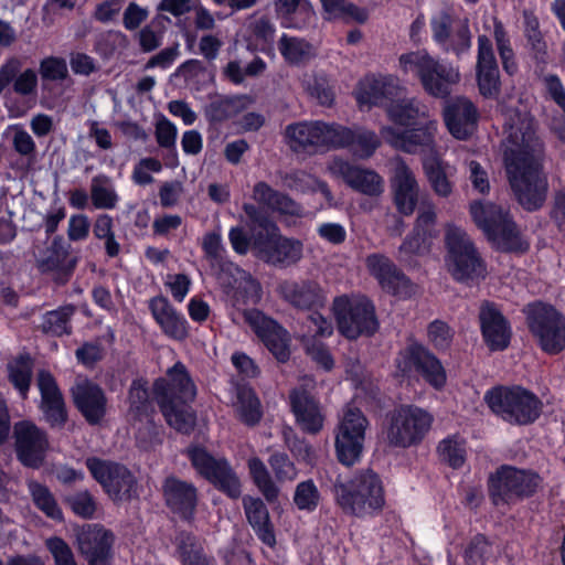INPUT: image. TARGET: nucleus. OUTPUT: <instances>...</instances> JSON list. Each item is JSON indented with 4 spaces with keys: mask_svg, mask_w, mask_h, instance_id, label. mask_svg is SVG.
I'll return each mask as SVG.
<instances>
[{
    "mask_svg": "<svg viewBox=\"0 0 565 565\" xmlns=\"http://www.w3.org/2000/svg\"><path fill=\"white\" fill-rule=\"evenodd\" d=\"M391 188L397 211L406 216L412 215L418 203L419 184L414 172L402 159L394 161Z\"/></svg>",
    "mask_w": 565,
    "mask_h": 565,
    "instance_id": "5701e85b",
    "label": "nucleus"
},
{
    "mask_svg": "<svg viewBox=\"0 0 565 565\" xmlns=\"http://www.w3.org/2000/svg\"><path fill=\"white\" fill-rule=\"evenodd\" d=\"M253 198L259 204L267 206L273 211H277L282 215L300 216L302 210L294 200L284 195L265 182H258L254 186Z\"/></svg>",
    "mask_w": 565,
    "mask_h": 565,
    "instance_id": "4c0bfd02",
    "label": "nucleus"
},
{
    "mask_svg": "<svg viewBox=\"0 0 565 565\" xmlns=\"http://www.w3.org/2000/svg\"><path fill=\"white\" fill-rule=\"evenodd\" d=\"M427 337L435 349L446 350L452 342L454 330L446 322L435 320L428 326Z\"/></svg>",
    "mask_w": 565,
    "mask_h": 565,
    "instance_id": "69168bd1",
    "label": "nucleus"
},
{
    "mask_svg": "<svg viewBox=\"0 0 565 565\" xmlns=\"http://www.w3.org/2000/svg\"><path fill=\"white\" fill-rule=\"evenodd\" d=\"M445 245L447 249L445 264L456 280L468 282L486 276V266L465 230L447 224Z\"/></svg>",
    "mask_w": 565,
    "mask_h": 565,
    "instance_id": "0eeeda50",
    "label": "nucleus"
},
{
    "mask_svg": "<svg viewBox=\"0 0 565 565\" xmlns=\"http://www.w3.org/2000/svg\"><path fill=\"white\" fill-rule=\"evenodd\" d=\"M278 290L286 301L299 309H311L324 301L321 287L312 280H286L279 285Z\"/></svg>",
    "mask_w": 565,
    "mask_h": 565,
    "instance_id": "7c9ffc66",
    "label": "nucleus"
},
{
    "mask_svg": "<svg viewBox=\"0 0 565 565\" xmlns=\"http://www.w3.org/2000/svg\"><path fill=\"white\" fill-rule=\"evenodd\" d=\"M526 315L530 330L545 352L555 354L565 349V319L553 307L529 305Z\"/></svg>",
    "mask_w": 565,
    "mask_h": 565,
    "instance_id": "f8f14e48",
    "label": "nucleus"
},
{
    "mask_svg": "<svg viewBox=\"0 0 565 565\" xmlns=\"http://www.w3.org/2000/svg\"><path fill=\"white\" fill-rule=\"evenodd\" d=\"M480 324L483 339L491 350H503L510 341V328L502 313L489 302L480 308Z\"/></svg>",
    "mask_w": 565,
    "mask_h": 565,
    "instance_id": "c85d7f7f",
    "label": "nucleus"
},
{
    "mask_svg": "<svg viewBox=\"0 0 565 565\" xmlns=\"http://www.w3.org/2000/svg\"><path fill=\"white\" fill-rule=\"evenodd\" d=\"M39 72L43 81H63L67 77L68 70L64 58L49 56L40 62Z\"/></svg>",
    "mask_w": 565,
    "mask_h": 565,
    "instance_id": "338daca9",
    "label": "nucleus"
},
{
    "mask_svg": "<svg viewBox=\"0 0 565 565\" xmlns=\"http://www.w3.org/2000/svg\"><path fill=\"white\" fill-rule=\"evenodd\" d=\"M334 497L345 513L358 518L373 516L380 513L385 504L382 480L370 469L355 473L345 482H337Z\"/></svg>",
    "mask_w": 565,
    "mask_h": 565,
    "instance_id": "f03ea898",
    "label": "nucleus"
},
{
    "mask_svg": "<svg viewBox=\"0 0 565 565\" xmlns=\"http://www.w3.org/2000/svg\"><path fill=\"white\" fill-rule=\"evenodd\" d=\"M290 403L296 420L303 431L317 434L322 429L324 416L319 404L308 392L302 390L292 391Z\"/></svg>",
    "mask_w": 565,
    "mask_h": 565,
    "instance_id": "c756f323",
    "label": "nucleus"
},
{
    "mask_svg": "<svg viewBox=\"0 0 565 565\" xmlns=\"http://www.w3.org/2000/svg\"><path fill=\"white\" fill-rule=\"evenodd\" d=\"M387 115L395 124L409 126L416 124L420 118H427L428 108L416 99L398 97L388 106Z\"/></svg>",
    "mask_w": 565,
    "mask_h": 565,
    "instance_id": "ea45409f",
    "label": "nucleus"
},
{
    "mask_svg": "<svg viewBox=\"0 0 565 565\" xmlns=\"http://www.w3.org/2000/svg\"><path fill=\"white\" fill-rule=\"evenodd\" d=\"M167 423L175 430L189 434L195 424V415L189 402L170 398L168 394L158 399Z\"/></svg>",
    "mask_w": 565,
    "mask_h": 565,
    "instance_id": "e433bc0d",
    "label": "nucleus"
},
{
    "mask_svg": "<svg viewBox=\"0 0 565 565\" xmlns=\"http://www.w3.org/2000/svg\"><path fill=\"white\" fill-rule=\"evenodd\" d=\"M438 454L441 460L450 467L460 468L466 460L465 440L459 436L445 438L439 443Z\"/></svg>",
    "mask_w": 565,
    "mask_h": 565,
    "instance_id": "603ef678",
    "label": "nucleus"
},
{
    "mask_svg": "<svg viewBox=\"0 0 565 565\" xmlns=\"http://www.w3.org/2000/svg\"><path fill=\"white\" fill-rule=\"evenodd\" d=\"M483 28L493 36L499 55L508 56L512 46L504 24L497 17H489L484 19Z\"/></svg>",
    "mask_w": 565,
    "mask_h": 565,
    "instance_id": "0e129e2a",
    "label": "nucleus"
},
{
    "mask_svg": "<svg viewBox=\"0 0 565 565\" xmlns=\"http://www.w3.org/2000/svg\"><path fill=\"white\" fill-rule=\"evenodd\" d=\"M113 541L111 532L96 524L83 526L77 534L78 550L86 559L110 555Z\"/></svg>",
    "mask_w": 565,
    "mask_h": 565,
    "instance_id": "f704fd0d",
    "label": "nucleus"
},
{
    "mask_svg": "<svg viewBox=\"0 0 565 565\" xmlns=\"http://www.w3.org/2000/svg\"><path fill=\"white\" fill-rule=\"evenodd\" d=\"M302 340L306 352L312 361L326 371H330L334 366V360L322 342L311 338V335H303Z\"/></svg>",
    "mask_w": 565,
    "mask_h": 565,
    "instance_id": "e2e57ef3",
    "label": "nucleus"
},
{
    "mask_svg": "<svg viewBox=\"0 0 565 565\" xmlns=\"http://www.w3.org/2000/svg\"><path fill=\"white\" fill-rule=\"evenodd\" d=\"M245 97L216 98L205 108V116L211 121H223L233 117L246 103Z\"/></svg>",
    "mask_w": 565,
    "mask_h": 565,
    "instance_id": "8fccbe9b",
    "label": "nucleus"
},
{
    "mask_svg": "<svg viewBox=\"0 0 565 565\" xmlns=\"http://www.w3.org/2000/svg\"><path fill=\"white\" fill-rule=\"evenodd\" d=\"M243 209L254 230L259 227L265 233V236L257 234L254 239L263 260L274 266L288 267L302 258L303 245L300 241L280 236L277 225L255 205L244 204Z\"/></svg>",
    "mask_w": 565,
    "mask_h": 565,
    "instance_id": "7ed1b4c3",
    "label": "nucleus"
},
{
    "mask_svg": "<svg viewBox=\"0 0 565 565\" xmlns=\"http://www.w3.org/2000/svg\"><path fill=\"white\" fill-rule=\"evenodd\" d=\"M427 234L416 231L409 234L398 248V257L402 262H411L414 256L428 250Z\"/></svg>",
    "mask_w": 565,
    "mask_h": 565,
    "instance_id": "680f3d73",
    "label": "nucleus"
},
{
    "mask_svg": "<svg viewBox=\"0 0 565 565\" xmlns=\"http://www.w3.org/2000/svg\"><path fill=\"white\" fill-rule=\"evenodd\" d=\"M303 88L316 98L319 104L330 106L333 102L334 94L322 74H305L301 79Z\"/></svg>",
    "mask_w": 565,
    "mask_h": 565,
    "instance_id": "864d4df0",
    "label": "nucleus"
},
{
    "mask_svg": "<svg viewBox=\"0 0 565 565\" xmlns=\"http://www.w3.org/2000/svg\"><path fill=\"white\" fill-rule=\"evenodd\" d=\"M243 315L245 322L276 359L280 362L287 361L290 354L288 332L259 310H245Z\"/></svg>",
    "mask_w": 565,
    "mask_h": 565,
    "instance_id": "aec40b11",
    "label": "nucleus"
},
{
    "mask_svg": "<svg viewBox=\"0 0 565 565\" xmlns=\"http://www.w3.org/2000/svg\"><path fill=\"white\" fill-rule=\"evenodd\" d=\"M233 406L238 418L246 425L254 426L262 418L260 403L249 387L241 386L237 388Z\"/></svg>",
    "mask_w": 565,
    "mask_h": 565,
    "instance_id": "79ce46f5",
    "label": "nucleus"
},
{
    "mask_svg": "<svg viewBox=\"0 0 565 565\" xmlns=\"http://www.w3.org/2000/svg\"><path fill=\"white\" fill-rule=\"evenodd\" d=\"M484 401L503 420L518 425L536 420L542 408L541 401L521 386L494 387L486 393Z\"/></svg>",
    "mask_w": 565,
    "mask_h": 565,
    "instance_id": "6e6552de",
    "label": "nucleus"
},
{
    "mask_svg": "<svg viewBox=\"0 0 565 565\" xmlns=\"http://www.w3.org/2000/svg\"><path fill=\"white\" fill-rule=\"evenodd\" d=\"M327 19H352L363 23L367 20L369 13L365 9L359 8L345 0H321Z\"/></svg>",
    "mask_w": 565,
    "mask_h": 565,
    "instance_id": "09e8293b",
    "label": "nucleus"
},
{
    "mask_svg": "<svg viewBox=\"0 0 565 565\" xmlns=\"http://www.w3.org/2000/svg\"><path fill=\"white\" fill-rule=\"evenodd\" d=\"M9 379L14 387L19 391L22 397L26 396V393L31 383L32 364L31 360L25 356H21L8 365Z\"/></svg>",
    "mask_w": 565,
    "mask_h": 565,
    "instance_id": "6e6d98bb",
    "label": "nucleus"
},
{
    "mask_svg": "<svg viewBox=\"0 0 565 565\" xmlns=\"http://www.w3.org/2000/svg\"><path fill=\"white\" fill-rule=\"evenodd\" d=\"M148 308L162 333L175 341H183L189 335V323L163 296H156L148 302Z\"/></svg>",
    "mask_w": 565,
    "mask_h": 565,
    "instance_id": "393cba45",
    "label": "nucleus"
},
{
    "mask_svg": "<svg viewBox=\"0 0 565 565\" xmlns=\"http://www.w3.org/2000/svg\"><path fill=\"white\" fill-rule=\"evenodd\" d=\"M248 469L254 483L266 500L275 501L279 494V489L273 481L265 463L259 458L252 457L248 459Z\"/></svg>",
    "mask_w": 565,
    "mask_h": 565,
    "instance_id": "de8ad7c7",
    "label": "nucleus"
},
{
    "mask_svg": "<svg viewBox=\"0 0 565 565\" xmlns=\"http://www.w3.org/2000/svg\"><path fill=\"white\" fill-rule=\"evenodd\" d=\"M168 505L182 518H190L196 505V490L185 481L170 477L163 486Z\"/></svg>",
    "mask_w": 565,
    "mask_h": 565,
    "instance_id": "72a5a7b5",
    "label": "nucleus"
},
{
    "mask_svg": "<svg viewBox=\"0 0 565 565\" xmlns=\"http://www.w3.org/2000/svg\"><path fill=\"white\" fill-rule=\"evenodd\" d=\"M470 214L476 225L492 245L501 250H525L527 244L509 215V211L492 202H472Z\"/></svg>",
    "mask_w": 565,
    "mask_h": 565,
    "instance_id": "423d86ee",
    "label": "nucleus"
},
{
    "mask_svg": "<svg viewBox=\"0 0 565 565\" xmlns=\"http://www.w3.org/2000/svg\"><path fill=\"white\" fill-rule=\"evenodd\" d=\"M129 414L136 418L148 417L150 402L149 393L145 382L134 381L129 390Z\"/></svg>",
    "mask_w": 565,
    "mask_h": 565,
    "instance_id": "13d9d810",
    "label": "nucleus"
},
{
    "mask_svg": "<svg viewBox=\"0 0 565 565\" xmlns=\"http://www.w3.org/2000/svg\"><path fill=\"white\" fill-rule=\"evenodd\" d=\"M13 438L17 458L23 466L38 469L44 463L50 448L45 430L23 419L14 424Z\"/></svg>",
    "mask_w": 565,
    "mask_h": 565,
    "instance_id": "2eb2a0df",
    "label": "nucleus"
},
{
    "mask_svg": "<svg viewBox=\"0 0 565 565\" xmlns=\"http://www.w3.org/2000/svg\"><path fill=\"white\" fill-rule=\"evenodd\" d=\"M477 82L484 97H495L500 89V76L492 43L486 34L478 36Z\"/></svg>",
    "mask_w": 565,
    "mask_h": 565,
    "instance_id": "a878e982",
    "label": "nucleus"
},
{
    "mask_svg": "<svg viewBox=\"0 0 565 565\" xmlns=\"http://www.w3.org/2000/svg\"><path fill=\"white\" fill-rule=\"evenodd\" d=\"M38 387L41 393L40 408L45 420L52 427L64 425L67 418L65 403L52 374L44 370L40 371Z\"/></svg>",
    "mask_w": 565,
    "mask_h": 565,
    "instance_id": "bb28decb",
    "label": "nucleus"
},
{
    "mask_svg": "<svg viewBox=\"0 0 565 565\" xmlns=\"http://www.w3.org/2000/svg\"><path fill=\"white\" fill-rule=\"evenodd\" d=\"M154 387L158 399L168 394L170 398L192 402L196 395V387L181 362L169 369L167 380L157 381Z\"/></svg>",
    "mask_w": 565,
    "mask_h": 565,
    "instance_id": "cd10ccee",
    "label": "nucleus"
},
{
    "mask_svg": "<svg viewBox=\"0 0 565 565\" xmlns=\"http://www.w3.org/2000/svg\"><path fill=\"white\" fill-rule=\"evenodd\" d=\"M369 420L351 405L343 409L334 430V446L339 461L345 466L358 462L362 456Z\"/></svg>",
    "mask_w": 565,
    "mask_h": 565,
    "instance_id": "9d476101",
    "label": "nucleus"
},
{
    "mask_svg": "<svg viewBox=\"0 0 565 565\" xmlns=\"http://www.w3.org/2000/svg\"><path fill=\"white\" fill-rule=\"evenodd\" d=\"M67 258V249L64 248L61 241H54L47 249L46 256L38 260L39 268L42 273L55 274V278L64 280L73 269V266H65Z\"/></svg>",
    "mask_w": 565,
    "mask_h": 565,
    "instance_id": "c03bdc74",
    "label": "nucleus"
},
{
    "mask_svg": "<svg viewBox=\"0 0 565 565\" xmlns=\"http://www.w3.org/2000/svg\"><path fill=\"white\" fill-rule=\"evenodd\" d=\"M541 484L537 473L514 467H502L491 479L490 493L494 504L512 503L535 493Z\"/></svg>",
    "mask_w": 565,
    "mask_h": 565,
    "instance_id": "ddd939ff",
    "label": "nucleus"
},
{
    "mask_svg": "<svg viewBox=\"0 0 565 565\" xmlns=\"http://www.w3.org/2000/svg\"><path fill=\"white\" fill-rule=\"evenodd\" d=\"M90 199L96 209L113 210L117 206L119 196L109 177L99 174L92 179Z\"/></svg>",
    "mask_w": 565,
    "mask_h": 565,
    "instance_id": "49530a36",
    "label": "nucleus"
},
{
    "mask_svg": "<svg viewBox=\"0 0 565 565\" xmlns=\"http://www.w3.org/2000/svg\"><path fill=\"white\" fill-rule=\"evenodd\" d=\"M369 273L377 280L381 287H390V275L396 273L397 266L387 256L374 253L365 258Z\"/></svg>",
    "mask_w": 565,
    "mask_h": 565,
    "instance_id": "5fc2aeb1",
    "label": "nucleus"
},
{
    "mask_svg": "<svg viewBox=\"0 0 565 565\" xmlns=\"http://www.w3.org/2000/svg\"><path fill=\"white\" fill-rule=\"evenodd\" d=\"M349 130L351 132V137L344 147L351 146L355 156L361 159L370 158L381 143L376 134L374 131L362 128Z\"/></svg>",
    "mask_w": 565,
    "mask_h": 565,
    "instance_id": "3c124183",
    "label": "nucleus"
},
{
    "mask_svg": "<svg viewBox=\"0 0 565 565\" xmlns=\"http://www.w3.org/2000/svg\"><path fill=\"white\" fill-rule=\"evenodd\" d=\"M177 554L182 565H216L214 557L204 553L195 536L180 533L175 539Z\"/></svg>",
    "mask_w": 565,
    "mask_h": 565,
    "instance_id": "58836bf2",
    "label": "nucleus"
},
{
    "mask_svg": "<svg viewBox=\"0 0 565 565\" xmlns=\"http://www.w3.org/2000/svg\"><path fill=\"white\" fill-rule=\"evenodd\" d=\"M189 457L196 471L231 498L241 495V481L228 462L214 458L202 448L189 449Z\"/></svg>",
    "mask_w": 565,
    "mask_h": 565,
    "instance_id": "f3484780",
    "label": "nucleus"
},
{
    "mask_svg": "<svg viewBox=\"0 0 565 565\" xmlns=\"http://www.w3.org/2000/svg\"><path fill=\"white\" fill-rule=\"evenodd\" d=\"M443 117L447 130L457 140H467L477 130L479 113L467 97L459 96L446 102Z\"/></svg>",
    "mask_w": 565,
    "mask_h": 565,
    "instance_id": "4be33fe9",
    "label": "nucleus"
},
{
    "mask_svg": "<svg viewBox=\"0 0 565 565\" xmlns=\"http://www.w3.org/2000/svg\"><path fill=\"white\" fill-rule=\"evenodd\" d=\"M504 162L510 185L519 203L527 211L541 207L546 199L547 181L541 171L542 145L527 113H504Z\"/></svg>",
    "mask_w": 565,
    "mask_h": 565,
    "instance_id": "f257e3e1",
    "label": "nucleus"
},
{
    "mask_svg": "<svg viewBox=\"0 0 565 565\" xmlns=\"http://www.w3.org/2000/svg\"><path fill=\"white\" fill-rule=\"evenodd\" d=\"M438 129L436 121H428L424 127L398 131L397 129L384 126L381 129L382 138L390 146L407 153H438L435 145V135Z\"/></svg>",
    "mask_w": 565,
    "mask_h": 565,
    "instance_id": "6ab92c4d",
    "label": "nucleus"
},
{
    "mask_svg": "<svg viewBox=\"0 0 565 565\" xmlns=\"http://www.w3.org/2000/svg\"><path fill=\"white\" fill-rule=\"evenodd\" d=\"M339 331L348 339L372 334L377 329L373 303L363 295H342L333 300Z\"/></svg>",
    "mask_w": 565,
    "mask_h": 565,
    "instance_id": "1a4fd4ad",
    "label": "nucleus"
},
{
    "mask_svg": "<svg viewBox=\"0 0 565 565\" xmlns=\"http://www.w3.org/2000/svg\"><path fill=\"white\" fill-rule=\"evenodd\" d=\"M74 313L72 306L63 307L44 315L42 329L45 333L62 335L68 333V320Z\"/></svg>",
    "mask_w": 565,
    "mask_h": 565,
    "instance_id": "4d7b16f0",
    "label": "nucleus"
},
{
    "mask_svg": "<svg viewBox=\"0 0 565 565\" xmlns=\"http://www.w3.org/2000/svg\"><path fill=\"white\" fill-rule=\"evenodd\" d=\"M404 74L415 75L423 88L431 96L444 98L460 81V73L452 64L433 57L426 50L404 53L398 58Z\"/></svg>",
    "mask_w": 565,
    "mask_h": 565,
    "instance_id": "20e7f679",
    "label": "nucleus"
},
{
    "mask_svg": "<svg viewBox=\"0 0 565 565\" xmlns=\"http://www.w3.org/2000/svg\"><path fill=\"white\" fill-rule=\"evenodd\" d=\"M399 79L393 75H370L360 81L355 95L361 105H376L388 109L403 95Z\"/></svg>",
    "mask_w": 565,
    "mask_h": 565,
    "instance_id": "412c9836",
    "label": "nucleus"
},
{
    "mask_svg": "<svg viewBox=\"0 0 565 565\" xmlns=\"http://www.w3.org/2000/svg\"><path fill=\"white\" fill-rule=\"evenodd\" d=\"M250 36L256 41V45H268L273 42L276 28L265 15H252L246 23Z\"/></svg>",
    "mask_w": 565,
    "mask_h": 565,
    "instance_id": "bf43d9fd",
    "label": "nucleus"
},
{
    "mask_svg": "<svg viewBox=\"0 0 565 565\" xmlns=\"http://www.w3.org/2000/svg\"><path fill=\"white\" fill-rule=\"evenodd\" d=\"M433 415L427 411L406 405L395 409L386 428L388 443L396 447H409L419 443L433 424Z\"/></svg>",
    "mask_w": 565,
    "mask_h": 565,
    "instance_id": "9b49d317",
    "label": "nucleus"
},
{
    "mask_svg": "<svg viewBox=\"0 0 565 565\" xmlns=\"http://www.w3.org/2000/svg\"><path fill=\"white\" fill-rule=\"evenodd\" d=\"M243 507L248 523L258 539L267 546L273 547L276 544V536L265 503L259 498L247 495L243 498Z\"/></svg>",
    "mask_w": 565,
    "mask_h": 565,
    "instance_id": "c9c22d12",
    "label": "nucleus"
},
{
    "mask_svg": "<svg viewBox=\"0 0 565 565\" xmlns=\"http://www.w3.org/2000/svg\"><path fill=\"white\" fill-rule=\"evenodd\" d=\"M350 137L349 128L319 120L289 124L284 131L286 145L297 153L344 148Z\"/></svg>",
    "mask_w": 565,
    "mask_h": 565,
    "instance_id": "39448f33",
    "label": "nucleus"
},
{
    "mask_svg": "<svg viewBox=\"0 0 565 565\" xmlns=\"http://www.w3.org/2000/svg\"><path fill=\"white\" fill-rule=\"evenodd\" d=\"M284 184L291 190L303 193L320 192L329 203L333 200L332 193L324 181L301 170L287 173L284 178Z\"/></svg>",
    "mask_w": 565,
    "mask_h": 565,
    "instance_id": "a18cd8bd",
    "label": "nucleus"
},
{
    "mask_svg": "<svg viewBox=\"0 0 565 565\" xmlns=\"http://www.w3.org/2000/svg\"><path fill=\"white\" fill-rule=\"evenodd\" d=\"M162 164L158 159L143 158L135 164L131 179L138 185H147L154 181L152 173H159Z\"/></svg>",
    "mask_w": 565,
    "mask_h": 565,
    "instance_id": "774afa93",
    "label": "nucleus"
},
{
    "mask_svg": "<svg viewBox=\"0 0 565 565\" xmlns=\"http://www.w3.org/2000/svg\"><path fill=\"white\" fill-rule=\"evenodd\" d=\"M423 170L436 195L448 198L452 193L454 184L450 177L454 175L455 168L446 162L439 153L424 156Z\"/></svg>",
    "mask_w": 565,
    "mask_h": 565,
    "instance_id": "473e14b6",
    "label": "nucleus"
},
{
    "mask_svg": "<svg viewBox=\"0 0 565 565\" xmlns=\"http://www.w3.org/2000/svg\"><path fill=\"white\" fill-rule=\"evenodd\" d=\"M396 366L403 375L416 371L435 390L446 385L447 373L443 363L423 345L413 344L402 351L396 359Z\"/></svg>",
    "mask_w": 565,
    "mask_h": 565,
    "instance_id": "dca6fc26",
    "label": "nucleus"
},
{
    "mask_svg": "<svg viewBox=\"0 0 565 565\" xmlns=\"http://www.w3.org/2000/svg\"><path fill=\"white\" fill-rule=\"evenodd\" d=\"M327 171L362 194L380 196L384 192V179L376 171L352 164L340 157L329 160Z\"/></svg>",
    "mask_w": 565,
    "mask_h": 565,
    "instance_id": "a211bd4d",
    "label": "nucleus"
},
{
    "mask_svg": "<svg viewBox=\"0 0 565 565\" xmlns=\"http://www.w3.org/2000/svg\"><path fill=\"white\" fill-rule=\"evenodd\" d=\"M278 50L285 61L298 65L308 62L316 55L311 43L305 39L282 34L278 41Z\"/></svg>",
    "mask_w": 565,
    "mask_h": 565,
    "instance_id": "a19ab883",
    "label": "nucleus"
},
{
    "mask_svg": "<svg viewBox=\"0 0 565 565\" xmlns=\"http://www.w3.org/2000/svg\"><path fill=\"white\" fill-rule=\"evenodd\" d=\"M86 466L113 500L126 501L138 494L137 480L126 467L97 458H88Z\"/></svg>",
    "mask_w": 565,
    "mask_h": 565,
    "instance_id": "4468645a",
    "label": "nucleus"
},
{
    "mask_svg": "<svg viewBox=\"0 0 565 565\" xmlns=\"http://www.w3.org/2000/svg\"><path fill=\"white\" fill-rule=\"evenodd\" d=\"M320 500V493L312 480H306L296 487L294 502L299 510L313 511Z\"/></svg>",
    "mask_w": 565,
    "mask_h": 565,
    "instance_id": "052dcab7",
    "label": "nucleus"
},
{
    "mask_svg": "<svg viewBox=\"0 0 565 565\" xmlns=\"http://www.w3.org/2000/svg\"><path fill=\"white\" fill-rule=\"evenodd\" d=\"M26 487L34 505L41 510L47 518L62 521L63 513L58 507L51 490L43 483L30 479L26 481Z\"/></svg>",
    "mask_w": 565,
    "mask_h": 565,
    "instance_id": "37998d69",
    "label": "nucleus"
},
{
    "mask_svg": "<svg viewBox=\"0 0 565 565\" xmlns=\"http://www.w3.org/2000/svg\"><path fill=\"white\" fill-rule=\"evenodd\" d=\"M275 11L281 26L286 29H303L316 18L309 0H275Z\"/></svg>",
    "mask_w": 565,
    "mask_h": 565,
    "instance_id": "2f4dec72",
    "label": "nucleus"
},
{
    "mask_svg": "<svg viewBox=\"0 0 565 565\" xmlns=\"http://www.w3.org/2000/svg\"><path fill=\"white\" fill-rule=\"evenodd\" d=\"M74 404L89 424H98L106 414L107 398L104 391L94 382L78 377L73 385Z\"/></svg>",
    "mask_w": 565,
    "mask_h": 565,
    "instance_id": "b1692460",
    "label": "nucleus"
}]
</instances>
